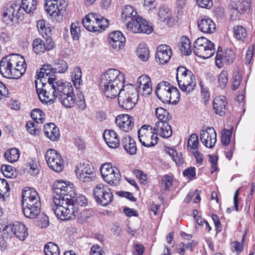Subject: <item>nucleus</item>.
<instances>
[{"instance_id": "obj_52", "label": "nucleus", "mask_w": 255, "mask_h": 255, "mask_svg": "<svg viewBox=\"0 0 255 255\" xmlns=\"http://www.w3.org/2000/svg\"><path fill=\"white\" fill-rule=\"evenodd\" d=\"M37 27L39 32L44 37V35L49 36L51 32L49 27H46L44 20H39L37 22Z\"/></svg>"}, {"instance_id": "obj_28", "label": "nucleus", "mask_w": 255, "mask_h": 255, "mask_svg": "<svg viewBox=\"0 0 255 255\" xmlns=\"http://www.w3.org/2000/svg\"><path fill=\"white\" fill-rule=\"evenodd\" d=\"M100 86L105 95L109 98H115L118 96L122 86L100 82Z\"/></svg>"}, {"instance_id": "obj_42", "label": "nucleus", "mask_w": 255, "mask_h": 255, "mask_svg": "<svg viewBox=\"0 0 255 255\" xmlns=\"http://www.w3.org/2000/svg\"><path fill=\"white\" fill-rule=\"evenodd\" d=\"M20 152L15 148L7 150L4 153L5 158L9 162L12 163L16 161L19 157Z\"/></svg>"}, {"instance_id": "obj_16", "label": "nucleus", "mask_w": 255, "mask_h": 255, "mask_svg": "<svg viewBox=\"0 0 255 255\" xmlns=\"http://www.w3.org/2000/svg\"><path fill=\"white\" fill-rule=\"evenodd\" d=\"M200 140L208 148H212L216 142V132L212 127L203 128L200 132Z\"/></svg>"}, {"instance_id": "obj_56", "label": "nucleus", "mask_w": 255, "mask_h": 255, "mask_svg": "<svg viewBox=\"0 0 255 255\" xmlns=\"http://www.w3.org/2000/svg\"><path fill=\"white\" fill-rule=\"evenodd\" d=\"M232 132L230 130L224 129L222 131L221 141L222 144L227 145L230 142Z\"/></svg>"}, {"instance_id": "obj_20", "label": "nucleus", "mask_w": 255, "mask_h": 255, "mask_svg": "<svg viewBox=\"0 0 255 255\" xmlns=\"http://www.w3.org/2000/svg\"><path fill=\"white\" fill-rule=\"evenodd\" d=\"M109 41L113 49L118 51L124 47L126 38L121 31H115L109 34Z\"/></svg>"}, {"instance_id": "obj_33", "label": "nucleus", "mask_w": 255, "mask_h": 255, "mask_svg": "<svg viewBox=\"0 0 255 255\" xmlns=\"http://www.w3.org/2000/svg\"><path fill=\"white\" fill-rule=\"evenodd\" d=\"M122 145L125 150L130 155H134L136 153V145L134 139L128 135L124 136L122 139Z\"/></svg>"}, {"instance_id": "obj_2", "label": "nucleus", "mask_w": 255, "mask_h": 255, "mask_svg": "<svg viewBox=\"0 0 255 255\" xmlns=\"http://www.w3.org/2000/svg\"><path fill=\"white\" fill-rule=\"evenodd\" d=\"M53 193L55 195L53 197V210L56 216L64 218L62 215L63 210L65 209V205L67 206V203H69L68 198L69 197H73L74 195V187L73 184L68 182L67 183L63 180H58L53 184ZM72 206L70 205L66 211H68L65 217L71 214L72 211Z\"/></svg>"}, {"instance_id": "obj_14", "label": "nucleus", "mask_w": 255, "mask_h": 255, "mask_svg": "<svg viewBox=\"0 0 255 255\" xmlns=\"http://www.w3.org/2000/svg\"><path fill=\"white\" fill-rule=\"evenodd\" d=\"M20 58V55L12 54L7 55L3 57L0 61V73L6 78L10 76V74L12 75V72H10V68L13 64H16L18 59Z\"/></svg>"}, {"instance_id": "obj_59", "label": "nucleus", "mask_w": 255, "mask_h": 255, "mask_svg": "<svg viewBox=\"0 0 255 255\" xmlns=\"http://www.w3.org/2000/svg\"><path fill=\"white\" fill-rule=\"evenodd\" d=\"M235 5L238 8L240 13H244L246 12L249 9L250 3L248 0L243 1L242 2H239L238 4H236Z\"/></svg>"}, {"instance_id": "obj_51", "label": "nucleus", "mask_w": 255, "mask_h": 255, "mask_svg": "<svg viewBox=\"0 0 255 255\" xmlns=\"http://www.w3.org/2000/svg\"><path fill=\"white\" fill-rule=\"evenodd\" d=\"M234 34L238 40H243L247 36L246 29L242 26L237 25L234 28Z\"/></svg>"}, {"instance_id": "obj_54", "label": "nucleus", "mask_w": 255, "mask_h": 255, "mask_svg": "<svg viewBox=\"0 0 255 255\" xmlns=\"http://www.w3.org/2000/svg\"><path fill=\"white\" fill-rule=\"evenodd\" d=\"M70 31L71 36L74 40H78L80 35V29L79 27V23H72L71 24Z\"/></svg>"}, {"instance_id": "obj_63", "label": "nucleus", "mask_w": 255, "mask_h": 255, "mask_svg": "<svg viewBox=\"0 0 255 255\" xmlns=\"http://www.w3.org/2000/svg\"><path fill=\"white\" fill-rule=\"evenodd\" d=\"M242 78L241 75L240 73H236L233 77L232 89L233 90H236L239 87L241 81H242Z\"/></svg>"}, {"instance_id": "obj_50", "label": "nucleus", "mask_w": 255, "mask_h": 255, "mask_svg": "<svg viewBox=\"0 0 255 255\" xmlns=\"http://www.w3.org/2000/svg\"><path fill=\"white\" fill-rule=\"evenodd\" d=\"M199 140L197 135L195 133L192 134L188 138L187 146L191 151L197 150Z\"/></svg>"}, {"instance_id": "obj_26", "label": "nucleus", "mask_w": 255, "mask_h": 255, "mask_svg": "<svg viewBox=\"0 0 255 255\" xmlns=\"http://www.w3.org/2000/svg\"><path fill=\"white\" fill-rule=\"evenodd\" d=\"M6 230L11 229L15 237L20 241H24L28 236L27 228L21 222H16L12 227L6 226Z\"/></svg>"}, {"instance_id": "obj_44", "label": "nucleus", "mask_w": 255, "mask_h": 255, "mask_svg": "<svg viewBox=\"0 0 255 255\" xmlns=\"http://www.w3.org/2000/svg\"><path fill=\"white\" fill-rule=\"evenodd\" d=\"M136 52L138 57L142 61H146L149 58V50L144 43L139 44Z\"/></svg>"}, {"instance_id": "obj_5", "label": "nucleus", "mask_w": 255, "mask_h": 255, "mask_svg": "<svg viewBox=\"0 0 255 255\" xmlns=\"http://www.w3.org/2000/svg\"><path fill=\"white\" fill-rule=\"evenodd\" d=\"M176 79L180 89L186 95L193 92L196 86V80L193 73L184 66L178 67Z\"/></svg>"}, {"instance_id": "obj_60", "label": "nucleus", "mask_w": 255, "mask_h": 255, "mask_svg": "<svg viewBox=\"0 0 255 255\" xmlns=\"http://www.w3.org/2000/svg\"><path fill=\"white\" fill-rule=\"evenodd\" d=\"M26 128L28 132L31 134H38L39 130L37 128L36 125L32 122H28L27 123Z\"/></svg>"}, {"instance_id": "obj_24", "label": "nucleus", "mask_w": 255, "mask_h": 255, "mask_svg": "<svg viewBox=\"0 0 255 255\" xmlns=\"http://www.w3.org/2000/svg\"><path fill=\"white\" fill-rule=\"evenodd\" d=\"M199 29L203 33H213L216 31V25L213 20L206 16L200 17L198 21Z\"/></svg>"}, {"instance_id": "obj_10", "label": "nucleus", "mask_w": 255, "mask_h": 255, "mask_svg": "<svg viewBox=\"0 0 255 255\" xmlns=\"http://www.w3.org/2000/svg\"><path fill=\"white\" fill-rule=\"evenodd\" d=\"M138 137L141 144L146 147L154 146L157 143V134L152 131V128L144 125L138 130Z\"/></svg>"}, {"instance_id": "obj_12", "label": "nucleus", "mask_w": 255, "mask_h": 255, "mask_svg": "<svg viewBox=\"0 0 255 255\" xmlns=\"http://www.w3.org/2000/svg\"><path fill=\"white\" fill-rule=\"evenodd\" d=\"M126 79L124 74L116 69H110L102 74L100 82L123 86Z\"/></svg>"}, {"instance_id": "obj_32", "label": "nucleus", "mask_w": 255, "mask_h": 255, "mask_svg": "<svg viewBox=\"0 0 255 255\" xmlns=\"http://www.w3.org/2000/svg\"><path fill=\"white\" fill-rule=\"evenodd\" d=\"M104 138L107 144L112 148L119 147L120 140L116 132L113 130H106L103 134Z\"/></svg>"}, {"instance_id": "obj_53", "label": "nucleus", "mask_w": 255, "mask_h": 255, "mask_svg": "<svg viewBox=\"0 0 255 255\" xmlns=\"http://www.w3.org/2000/svg\"><path fill=\"white\" fill-rule=\"evenodd\" d=\"M155 114L156 117L159 120V121H166L169 116L168 112L162 107H158L155 110Z\"/></svg>"}, {"instance_id": "obj_6", "label": "nucleus", "mask_w": 255, "mask_h": 255, "mask_svg": "<svg viewBox=\"0 0 255 255\" xmlns=\"http://www.w3.org/2000/svg\"><path fill=\"white\" fill-rule=\"evenodd\" d=\"M68 68V64L66 61L60 59L54 60L52 66L49 65L43 66L40 72L36 74V76H38L36 81L38 82L39 80V83L38 84L41 85L42 87L44 83H48V78L50 77V76L54 75L57 78L54 73H63L67 70Z\"/></svg>"}, {"instance_id": "obj_17", "label": "nucleus", "mask_w": 255, "mask_h": 255, "mask_svg": "<svg viewBox=\"0 0 255 255\" xmlns=\"http://www.w3.org/2000/svg\"><path fill=\"white\" fill-rule=\"evenodd\" d=\"M78 178L84 182H89L96 178L94 168L88 164H83L76 171Z\"/></svg>"}, {"instance_id": "obj_34", "label": "nucleus", "mask_w": 255, "mask_h": 255, "mask_svg": "<svg viewBox=\"0 0 255 255\" xmlns=\"http://www.w3.org/2000/svg\"><path fill=\"white\" fill-rule=\"evenodd\" d=\"M158 19L164 22L168 26H172L174 24V19L171 15L169 9L165 6H161L159 10Z\"/></svg>"}, {"instance_id": "obj_40", "label": "nucleus", "mask_w": 255, "mask_h": 255, "mask_svg": "<svg viewBox=\"0 0 255 255\" xmlns=\"http://www.w3.org/2000/svg\"><path fill=\"white\" fill-rule=\"evenodd\" d=\"M81 77V68L79 66L75 67L72 72V79L73 84L76 88H78L81 84H82L83 81Z\"/></svg>"}, {"instance_id": "obj_61", "label": "nucleus", "mask_w": 255, "mask_h": 255, "mask_svg": "<svg viewBox=\"0 0 255 255\" xmlns=\"http://www.w3.org/2000/svg\"><path fill=\"white\" fill-rule=\"evenodd\" d=\"M9 190L7 182L4 179H0V198L3 196L5 191Z\"/></svg>"}, {"instance_id": "obj_9", "label": "nucleus", "mask_w": 255, "mask_h": 255, "mask_svg": "<svg viewBox=\"0 0 255 255\" xmlns=\"http://www.w3.org/2000/svg\"><path fill=\"white\" fill-rule=\"evenodd\" d=\"M93 194L96 201L102 206H107L113 200V195L108 185L99 183L94 189Z\"/></svg>"}, {"instance_id": "obj_62", "label": "nucleus", "mask_w": 255, "mask_h": 255, "mask_svg": "<svg viewBox=\"0 0 255 255\" xmlns=\"http://www.w3.org/2000/svg\"><path fill=\"white\" fill-rule=\"evenodd\" d=\"M184 176L191 180L196 176L195 168L194 167H190L185 169L183 172Z\"/></svg>"}, {"instance_id": "obj_1", "label": "nucleus", "mask_w": 255, "mask_h": 255, "mask_svg": "<svg viewBox=\"0 0 255 255\" xmlns=\"http://www.w3.org/2000/svg\"><path fill=\"white\" fill-rule=\"evenodd\" d=\"M48 78V83H44L41 88H38V83L35 81L36 91L42 103L51 105L55 100L58 101L66 108H72L75 104L84 110L86 105L82 94L77 98L74 97L73 88L71 83L56 78L54 75Z\"/></svg>"}, {"instance_id": "obj_23", "label": "nucleus", "mask_w": 255, "mask_h": 255, "mask_svg": "<svg viewBox=\"0 0 255 255\" xmlns=\"http://www.w3.org/2000/svg\"><path fill=\"white\" fill-rule=\"evenodd\" d=\"M21 14H22L21 6L18 4L13 3L4 9L2 18L4 21L9 19L11 21H13L14 18L18 19Z\"/></svg>"}, {"instance_id": "obj_38", "label": "nucleus", "mask_w": 255, "mask_h": 255, "mask_svg": "<svg viewBox=\"0 0 255 255\" xmlns=\"http://www.w3.org/2000/svg\"><path fill=\"white\" fill-rule=\"evenodd\" d=\"M94 20H95V13H89L82 19L83 26L88 30L95 32L96 30H97L96 28L97 27L93 25V23H94Z\"/></svg>"}, {"instance_id": "obj_30", "label": "nucleus", "mask_w": 255, "mask_h": 255, "mask_svg": "<svg viewBox=\"0 0 255 255\" xmlns=\"http://www.w3.org/2000/svg\"><path fill=\"white\" fill-rule=\"evenodd\" d=\"M227 101L224 96H217L213 101V109L215 113L220 116L225 115Z\"/></svg>"}, {"instance_id": "obj_55", "label": "nucleus", "mask_w": 255, "mask_h": 255, "mask_svg": "<svg viewBox=\"0 0 255 255\" xmlns=\"http://www.w3.org/2000/svg\"><path fill=\"white\" fill-rule=\"evenodd\" d=\"M227 75V72L223 71L218 76V82L221 89L225 88L227 85L228 82Z\"/></svg>"}, {"instance_id": "obj_46", "label": "nucleus", "mask_w": 255, "mask_h": 255, "mask_svg": "<svg viewBox=\"0 0 255 255\" xmlns=\"http://www.w3.org/2000/svg\"><path fill=\"white\" fill-rule=\"evenodd\" d=\"M168 97V99L167 101H165L164 103L177 104L180 98V93L178 90L173 86Z\"/></svg>"}, {"instance_id": "obj_47", "label": "nucleus", "mask_w": 255, "mask_h": 255, "mask_svg": "<svg viewBox=\"0 0 255 255\" xmlns=\"http://www.w3.org/2000/svg\"><path fill=\"white\" fill-rule=\"evenodd\" d=\"M93 213L92 209L83 210L77 215V222L82 224L85 223Z\"/></svg>"}, {"instance_id": "obj_4", "label": "nucleus", "mask_w": 255, "mask_h": 255, "mask_svg": "<svg viewBox=\"0 0 255 255\" xmlns=\"http://www.w3.org/2000/svg\"><path fill=\"white\" fill-rule=\"evenodd\" d=\"M138 95L136 88L133 85H123L118 95L119 104L123 109H132L137 102Z\"/></svg>"}, {"instance_id": "obj_31", "label": "nucleus", "mask_w": 255, "mask_h": 255, "mask_svg": "<svg viewBox=\"0 0 255 255\" xmlns=\"http://www.w3.org/2000/svg\"><path fill=\"white\" fill-rule=\"evenodd\" d=\"M22 201H30L34 202L35 204H41L39 195L33 188H25L22 192Z\"/></svg>"}, {"instance_id": "obj_7", "label": "nucleus", "mask_w": 255, "mask_h": 255, "mask_svg": "<svg viewBox=\"0 0 255 255\" xmlns=\"http://www.w3.org/2000/svg\"><path fill=\"white\" fill-rule=\"evenodd\" d=\"M193 47L194 53L203 59H208L215 53L214 44L204 37L197 38Z\"/></svg>"}, {"instance_id": "obj_57", "label": "nucleus", "mask_w": 255, "mask_h": 255, "mask_svg": "<svg viewBox=\"0 0 255 255\" xmlns=\"http://www.w3.org/2000/svg\"><path fill=\"white\" fill-rule=\"evenodd\" d=\"M173 183L172 177L169 175H165L161 179V184H164L165 190H168Z\"/></svg>"}, {"instance_id": "obj_45", "label": "nucleus", "mask_w": 255, "mask_h": 255, "mask_svg": "<svg viewBox=\"0 0 255 255\" xmlns=\"http://www.w3.org/2000/svg\"><path fill=\"white\" fill-rule=\"evenodd\" d=\"M44 252L46 255H59L58 247L55 244L49 242L45 245Z\"/></svg>"}, {"instance_id": "obj_37", "label": "nucleus", "mask_w": 255, "mask_h": 255, "mask_svg": "<svg viewBox=\"0 0 255 255\" xmlns=\"http://www.w3.org/2000/svg\"><path fill=\"white\" fill-rule=\"evenodd\" d=\"M26 170L32 176L37 175L39 172L38 162L35 158H28L26 162Z\"/></svg>"}, {"instance_id": "obj_58", "label": "nucleus", "mask_w": 255, "mask_h": 255, "mask_svg": "<svg viewBox=\"0 0 255 255\" xmlns=\"http://www.w3.org/2000/svg\"><path fill=\"white\" fill-rule=\"evenodd\" d=\"M1 171L3 175L7 178H11L13 176L12 167L10 165H2L1 167Z\"/></svg>"}, {"instance_id": "obj_41", "label": "nucleus", "mask_w": 255, "mask_h": 255, "mask_svg": "<svg viewBox=\"0 0 255 255\" xmlns=\"http://www.w3.org/2000/svg\"><path fill=\"white\" fill-rule=\"evenodd\" d=\"M32 49L37 54H42L46 51L44 41L41 38L35 39L32 43Z\"/></svg>"}, {"instance_id": "obj_39", "label": "nucleus", "mask_w": 255, "mask_h": 255, "mask_svg": "<svg viewBox=\"0 0 255 255\" xmlns=\"http://www.w3.org/2000/svg\"><path fill=\"white\" fill-rule=\"evenodd\" d=\"M22 10L27 13H33L36 9V0H22L21 5H20Z\"/></svg>"}, {"instance_id": "obj_13", "label": "nucleus", "mask_w": 255, "mask_h": 255, "mask_svg": "<svg viewBox=\"0 0 255 255\" xmlns=\"http://www.w3.org/2000/svg\"><path fill=\"white\" fill-rule=\"evenodd\" d=\"M45 158L49 168L52 170L61 172L64 168V160L61 155L56 150L48 149L45 155Z\"/></svg>"}, {"instance_id": "obj_43", "label": "nucleus", "mask_w": 255, "mask_h": 255, "mask_svg": "<svg viewBox=\"0 0 255 255\" xmlns=\"http://www.w3.org/2000/svg\"><path fill=\"white\" fill-rule=\"evenodd\" d=\"M180 51L184 55H189L191 54V42L188 38L185 36L181 37Z\"/></svg>"}, {"instance_id": "obj_3", "label": "nucleus", "mask_w": 255, "mask_h": 255, "mask_svg": "<svg viewBox=\"0 0 255 255\" xmlns=\"http://www.w3.org/2000/svg\"><path fill=\"white\" fill-rule=\"evenodd\" d=\"M121 17L128 31L131 32L150 34L153 31L152 27L146 20L137 15L136 10L131 5H126L123 7Z\"/></svg>"}, {"instance_id": "obj_8", "label": "nucleus", "mask_w": 255, "mask_h": 255, "mask_svg": "<svg viewBox=\"0 0 255 255\" xmlns=\"http://www.w3.org/2000/svg\"><path fill=\"white\" fill-rule=\"evenodd\" d=\"M100 172L104 180L111 186L118 185L121 179L119 169L110 163L103 164L100 167Z\"/></svg>"}, {"instance_id": "obj_21", "label": "nucleus", "mask_w": 255, "mask_h": 255, "mask_svg": "<svg viewBox=\"0 0 255 255\" xmlns=\"http://www.w3.org/2000/svg\"><path fill=\"white\" fill-rule=\"evenodd\" d=\"M17 62L16 64H13L10 68V72H12V75L8 77V79L20 78L25 72L26 69V65L25 60L22 56L20 55V58H17Z\"/></svg>"}, {"instance_id": "obj_48", "label": "nucleus", "mask_w": 255, "mask_h": 255, "mask_svg": "<svg viewBox=\"0 0 255 255\" xmlns=\"http://www.w3.org/2000/svg\"><path fill=\"white\" fill-rule=\"evenodd\" d=\"M95 20H97L98 27H100V31L102 32L104 31L109 24V20L104 18L103 16L95 13Z\"/></svg>"}, {"instance_id": "obj_29", "label": "nucleus", "mask_w": 255, "mask_h": 255, "mask_svg": "<svg viewBox=\"0 0 255 255\" xmlns=\"http://www.w3.org/2000/svg\"><path fill=\"white\" fill-rule=\"evenodd\" d=\"M154 130L156 131L157 134H159L164 138L170 137L172 133L171 128L167 121L157 122L154 128Z\"/></svg>"}, {"instance_id": "obj_49", "label": "nucleus", "mask_w": 255, "mask_h": 255, "mask_svg": "<svg viewBox=\"0 0 255 255\" xmlns=\"http://www.w3.org/2000/svg\"><path fill=\"white\" fill-rule=\"evenodd\" d=\"M31 117L37 124H42L45 121L44 114L39 109L31 111Z\"/></svg>"}, {"instance_id": "obj_19", "label": "nucleus", "mask_w": 255, "mask_h": 255, "mask_svg": "<svg viewBox=\"0 0 255 255\" xmlns=\"http://www.w3.org/2000/svg\"><path fill=\"white\" fill-rule=\"evenodd\" d=\"M116 124L121 130L125 132L131 130L134 125L133 117L127 114L117 116Z\"/></svg>"}, {"instance_id": "obj_18", "label": "nucleus", "mask_w": 255, "mask_h": 255, "mask_svg": "<svg viewBox=\"0 0 255 255\" xmlns=\"http://www.w3.org/2000/svg\"><path fill=\"white\" fill-rule=\"evenodd\" d=\"M235 58L234 52L231 49H227L225 52L221 53L219 50L217 52L215 63L216 66L222 68L224 64H232Z\"/></svg>"}, {"instance_id": "obj_15", "label": "nucleus", "mask_w": 255, "mask_h": 255, "mask_svg": "<svg viewBox=\"0 0 255 255\" xmlns=\"http://www.w3.org/2000/svg\"><path fill=\"white\" fill-rule=\"evenodd\" d=\"M67 6V0H46L45 10L50 15L56 16L65 11Z\"/></svg>"}, {"instance_id": "obj_64", "label": "nucleus", "mask_w": 255, "mask_h": 255, "mask_svg": "<svg viewBox=\"0 0 255 255\" xmlns=\"http://www.w3.org/2000/svg\"><path fill=\"white\" fill-rule=\"evenodd\" d=\"M231 245L232 251L236 252L237 255L240 254L243 250V246L239 242H233Z\"/></svg>"}, {"instance_id": "obj_11", "label": "nucleus", "mask_w": 255, "mask_h": 255, "mask_svg": "<svg viewBox=\"0 0 255 255\" xmlns=\"http://www.w3.org/2000/svg\"><path fill=\"white\" fill-rule=\"evenodd\" d=\"M74 195H73V197H69L68 198L69 203H67V206L65 205L64 207L65 208V209L63 210V211L62 212L63 214L62 215H63V216H65V215H66V213L65 212L66 210H67V208L68 209L70 208V205L72 206V211H73L72 213H71V214L69 215V217L67 216V217H64V218L59 216H56L59 219H60L62 221H65L68 220L70 218H71L72 216H76V214L77 212V208L76 207V206H84L87 205V201L85 197L82 195V194H77L75 193L74 191ZM68 211H66V212Z\"/></svg>"}, {"instance_id": "obj_35", "label": "nucleus", "mask_w": 255, "mask_h": 255, "mask_svg": "<svg viewBox=\"0 0 255 255\" xmlns=\"http://www.w3.org/2000/svg\"><path fill=\"white\" fill-rule=\"evenodd\" d=\"M43 130L45 135L52 141L57 140L59 137V129L53 123L45 124Z\"/></svg>"}, {"instance_id": "obj_36", "label": "nucleus", "mask_w": 255, "mask_h": 255, "mask_svg": "<svg viewBox=\"0 0 255 255\" xmlns=\"http://www.w3.org/2000/svg\"><path fill=\"white\" fill-rule=\"evenodd\" d=\"M29 206H22L23 214L28 218L34 219L40 212L41 204H35L32 206L30 205Z\"/></svg>"}, {"instance_id": "obj_25", "label": "nucleus", "mask_w": 255, "mask_h": 255, "mask_svg": "<svg viewBox=\"0 0 255 255\" xmlns=\"http://www.w3.org/2000/svg\"><path fill=\"white\" fill-rule=\"evenodd\" d=\"M173 86L166 81L158 83L156 86V94L157 98L163 103L167 101Z\"/></svg>"}, {"instance_id": "obj_27", "label": "nucleus", "mask_w": 255, "mask_h": 255, "mask_svg": "<svg viewBox=\"0 0 255 255\" xmlns=\"http://www.w3.org/2000/svg\"><path fill=\"white\" fill-rule=\"evenodd\" d=\"M139 90L143 95H148L152 92L151 80L146 75L140 76L137 80Z\"/></svg>"}, {"instance_id": "obj_22", "label": "nucleus", "mask_w": 255, "mask_h": 255, "mask_svg": "<svg viewBox=\"0 0 255 255\" xmlns=\"http://www.w3.org/2000/svg\"><path fill=\"white\" fill-rule=\"evenodd\" d=\"M172 55L171 47L166 44H162L157 47L156 53L157 62L163 64L167 63Z\"/></svg>"}]
</instances>
